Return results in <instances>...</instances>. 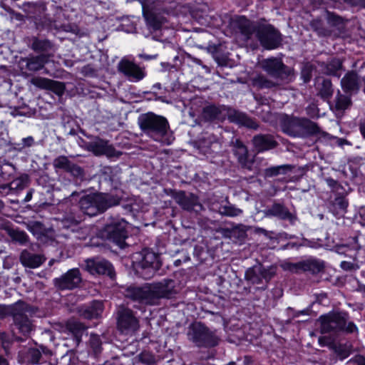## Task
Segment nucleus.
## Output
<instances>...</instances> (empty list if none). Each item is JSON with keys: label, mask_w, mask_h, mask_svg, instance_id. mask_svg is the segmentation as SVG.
<instances>
[{"label": "nucleus", "mask_w": 365, "mask_h": 365, "mask_svg": "<svg viewBox=\"0 0 365 365\" xmlns=\"http://www.w3.org/2000/svg\"><path fill=\"white\" fill-rule=\"evenodd\" d=\"M175 282L172 279L148 284L143 287H129L125 291V297L146 305H155L162 298H170L177 294Z\"/></svg>", "instance_id": "f257e3e1"}, {"label": "nucleus", "mask_w": 365, "mask_h": 365, "mask_svg": "<svg viewBox=\"0 0 365 365\" xmlns=\"http://www.w3.org/2000/svg\"><path fill=\"white\" fill-rule=\"evenodd\" d=\"M240 29L245 41H248L255 35L265 49H274L281 44V34L271 25L255 26L247 19H242L240 21Z\"/></svg>", "instance_id": "f03ea898"}, {"label": "nucleus", "mask_w": 365, "mask_h": 365, "mask_svg": "<svg viewBox=\"0 0 365 365\" xmlns=\"http://www.w3.org/2000/svg\"><path fill=\"white\" fill-rule=\"evenodd\" d=\"M140 128L153 140L169 145L172 140L167 137L169 123L167 119L153 113L142 114L138 119Z\"/></svg>", "instance_id": "7ed1b4c3"}, {"label": "nucleus", "mask_w": 365, "mask_h": 365, "mask_svg": "<svg viewBox=\"0 0 365 365\" xmlns=\"http://www.w3.org/2000/svg\"><path fill=\"white\" fill-rule=\"evenodd\" d=\"M120 201V198L116 195L96 193L81 197L79 206L84 214L95 216L112 206L118 205Z\"/></svg>", "instance_id": "20e7f679"}, {"label": "nucleus", "mask_w": 365, "mask_h": 365, "mask_svg": "<svg viewBox=\"0 0 365 365\" xmlns=\"http://www.w3.org/2000/svg\"><path fill=\"white\" fill-rule=\"evenodd\" d=\"M318 322L322 333H336L343 331L351 334L358 331L357 327L348 320V316L343 312H329L322 315Z\"/></svg>", "instance_id": "39448f33"}, {"label": "nucleus", "mask_w": 365, "mask_h": 365, "mask_svg": "<svg viewBox=\"0 0 365 365\" xmlns=\"http://www.w3.org/2000/svg\"><path fill=\"white\" fill-rule=\"evenodd\" d=\"M133 264L138 272L145 270V277L149 278L160 267L159 257L155 252L145 249L133 257Z\"/></svg>", "instance_id": "423d86ee"}, {"label": "nucleus", "mask_w": 365, "mask_h": 365, "mask_svg": "<svg viewBox=\"0 0 365 365\" xmlns=\"http://www.w3.org/2000/svg\"><path fill=\"white\" fill-rule=\"evenodd\" d=\"M187 335L189 339L198 346H214L218 342L215 334L201 323L192 324Z\"/></svg>", "instance_id": "0eeeda50"}, {"label": "nucleus", "mask_w": 365, "mask_h": 365, "mask_svg": "<svg viewBox=\"0 0 365 365\" xmlns=\"http://www.w3.org/2000/svg\"><path fill=\"white\" fill-rule=\"evenodd\" d=\"M127 222L121 218H112L104 227V235L120 248L125 245V240L128 236Z\"/></svg>", "instance_id": "6e6552de"}, {"label": "nucleus", "mask_w": 365, "mask_h": 365, "mask_svg": "<svg viewBox=\"0 0 365 365\" xmlns=\"http://www.w3.org/2000/svg\"><path fill=\"white\" fill-rule=\"evenodd\" d=\"M12 317L16 326L19 331L26 335L32 330V323L29 316L33 313L32 309L23 302H18L13 304Z\"/></svg>", "instance_id": "1a4fd4ad"}, {"label": "nucleus", "mask_w": 365, "mask_h": 365, "mask_svg": "<svg viewBox=\"0 0 365 365\" xmlns=\"http://www.w3.org/2000/svg\"><path fill=\"white\" fill-rule=\"evenodd\" d=\"M117 327L120 332L128 334L138 329L139 322L132 310L120 307L118 311Z\"/></svg>", "instance_id": "9d476101"}, {"label": "nucleus", "mask_w": 365, "mask_h": 365, "mask_svg": "<svg viewBox=\"0 0 365 365\" xmlns=\"http://www.w3.org/2000/svg\"><path fill=\"white\" fill-rule=\"evenodd\" d=\"M118 69L129 81L133 82H138L145 76V72L143 68L125 58H122L118 63Z\"/></svg>", "instance_id": "9b49d317"}, {"label": "nucleus", "mask_w": 365, "mask_h": 365, "mask_svg": "<svg viewBox=\"0 0 365 365\" xmlns=\"http://www.w3.org/2000/svg\"><path fill=\"white\" fill-rule=\"evenodd\" d=\"M173 199L183 210L195 212L203 210L198 197L192 193L179 191L173 195Z\"/></svg>", "instance_id": "f8f14e48"}, {"label": "nucleus", "mask_w": 365, "mask_h": 365, "mask_svg": "<svg viewBox=\"0 0 365 365\" xmlns=\"http://www.w3.org/2000/svg\"><path fill=\"white\" fill-rule=\"evenodd\" d=\"M81 282V275L76 268L71 269L60 277L54 279V284L59 289H73Z\"/></svg>", "instance_id": "ddd939ff"}, {"label": "nucleus", "mask_w": 365, "mask_h": 365, "mask_svg": "<svg viewBox=\"0 0 365 365\" xmlns=\"http://www.w3.org/2000/svg\"><path fill=\"white\" fill-rule=\"evenodd\" d=\"M85 262L86 269L91 274H106L110 277H113V266L107 260L99 258H92L86 259Z\"/></svg>", "instance_id": "4468645a"}, {"label": "nucleus", "mask_w": 365, "mask_h": 365, "mask_svg": "<svg viewBox=\"0 0 365 365\" xmlns=\"http://www.w3.org/2000/svg\"><path fill=\"white\" fill-rule=\"evenodd\" d=\"M274 272L269 268H265L261 264L249 268L245 272V279L252 284H260L264 279L268 282Z\"/></svg>", "instance_id": "2eb2a0df"}, {"label": "nucleus", "mask_w": 365, "mask_h": 365, "mask_svg": "<svg viewBox=\"0 0 365 365\" xmlns=\"http://www.w3.org/2000/svg\"><path fill=\"white\" fill-rule=\"evenodd\" d=\"M88 149L96 155H105L108 157H113L115 155V150L114 148L109 145L106 140L102 139H96L88 144Z\"/></svg>", "instance_id": "dca6fc26"}, {"label": "nucleus", "mask_w": 365, "mask_h": 365, "mask_svg": "<svg viewBox=\"0 0 365 365\" xmlns=\"http://www.w3.org/2000/svg\"><path fill=\"white\" fill-rule=\"evenodd\" d=\"M31 82L36 87L43 89H50L58 95L63 94L65 90V86L63 83L43 77H34L31 78Z\"/></svg>", "instance_id": "f3484780"}, {"label": "nucleus", "mask_w": 365, "mask_h": 365, "mask_svg": "<svg viewBox=\"0 0 365 365\" xmlns=\"http://www.w3.org/2000/svg\"><path fill=\"white\" fill-rule=\"evenodd\" d=\"M262 68L272 76L282 78L287 72L282 62L277 58H267L261 62Z\"/></svg>", "instance_id": "a211bd4d"}, {"label": "nucleus", "mask_w": 365, "mask_h": 365, "mask_svg": "<svg viewBox=\"0 0 365 365\" xmlns=\"http://www.w3.org/2000/svg\"><path fill=\"white\" fill-rule=\"evenodd\" d=\"M227 117L230 122L245 126L249 128L257 129V123L243 113L237 110H230Z\"/></svg>", "instance_id": "6ab92c4d"}, {"label": "nucleus", "mask_w": 365, "mask_h": 365, "mask_svg": "<svg viewBox=\"0 0 365 365\" xmlns=\"http://www.w3.org/2000/svg\"><path fill=\"white\" fill-rule=\"evenodd\" d=\"M234 146L235 155L237 157L238 162L242 168L251 170L253 161L248 159L247 148L238 140L235 141Z\"/></svg>", "instance_id": "aec40b11"}, {"label": "nucleus", "mask_w": 365, "mask_h": 365, "mask_svg": "<svg viewBox=\"0 0 365 365\" xmlns=\"http://www.w3.org/2000/svg\"><path fill=\"white\" fill-rule=\"evenodd\" d=\"M267 216H273L281 220H288L292 222L295 220V217L292 215L287 207L279 203H274L266 211Z\"/></svg>", "instance_id": "412c9836"}, {"label": "nucleus", "mask_w": 365, "mask_h": 365, "mask_svg": "<svg viewBox=\"0 0 365 365\" xmlns=\"http://www.w3.org/2000/svg\"><path fill=\"white\" fill-rule=\"evenodd\" d=\"M20 260L24 267L34 269L42 264L45 259L41 255H36L24 250L21 254Z\"/></svg>", "instance_id": "4be33fe9"}, {"label": "nucleus", "mask_w": 365, "mask_h": 365, "mask_svg": "<svg viewBox=\"0 0 365 365\" xmlns=\"http://www.w3.org/2000/svg\"><path fill=\"white\" fill-rule=\"evenodd\" d=\"M143 14L145 19L146 24L150 30L157 31L161 28L162 24L164 22V19L162 16L148 9H145L144 6L143 7Z\"/></svg>", "instance_id": "5701e85b"}, {"label": "nucleus", "mask_w": 365, "mask_h": 365, "mask_svg": "<svg viewBox=\"0 0 365 365\" xmlns=\"http://www.w3.org/2000/svg\"><path fill=\"white\" fill-rule=\"evenodd\" d=\"M300 123H302L301 125L302 126V138L311 135H319L320 137L328 139L330 138V135L322 131L315 123L307 118H304V121H302Z\"/></svg>", "instance_id": "b1692460"}, {"label": "nucleus", "mask_w": 365, "mask_h": 365, "mask_svg": "<svg viewBox=\"0 0 365 365\" xmlns=\"http://www.w3.org/2000/svg\"><path fill=\"white\" fill-rule=\"evenodd\" d=\"M341 86L345 92L357 91L359 88L358 75L354 72L347 73L341 80Z\"/></svg>", "instance_id": "393cba45"}, {"label": "nucleus", "mask_w": 365, "mask_h": 365, "mask_svg": "<svg viewBox=\"0 0 365 365\" xmlns=\"http://www.w3.org/2000/svg\"><path fill=\"white\" fill-rule=\"evenodd\" d=\"M253 144L258 152H263L274 148L277 145L273 137L268 135H259L253 138Z\"/></svg>", "instance_id": "a878e982"}, {"label": "nucleus", "mask_w": 365, "mask_h": 365, "mask_svg": "<svg viewBox=\"0 0 365 365\" xmlns=\"http://www.w3.org/2000/svg\"><path fill=\"white\" fill-rule=\"evenodd\" d=\"M225 110V108L224 106L210 105L203 108L202 115V118L207 121L223 119L225 116L223 113Z\"/></svg>", "instance_id": "bb28decb"}, {"label": "nucleus", "mask_w": 365, "mask_h": 365, "mask_svg": "<svg viewBox=\"0 0 365 365\" xmlns=\"http://www.w3.org/2000/svg\"><path fill=\"white\" fill-rule=\"evenodd\" d=\"M218 145V138L214 134L204 133L198 140L199 148L205 153H207L216 148Z\"/></svg>", "instance_id": "cd10ccee"}, {"label": "nucleus", "mask_w": 365, "mask_h": 365, "mask_svg": "<svg viewBox=\"0 0 365 365\" xmlns=\"http://www.w3.org/2000/svg\"><path fill=\"white\" fill-rule=\"evenodd\" d=\"M103 306L101 302L95 301L90 306L82 307L80 310L81 314L86 319L98 317L103 312Z\"/></svg>", "instance_id": "c85d7f7f"}, {"label": "nucleus", "mask_w": 365, "mask_h": 365, "mask_svg": "<svg viewBox=\"0 0 365 365\" xmlns=\"http://www.w3.org/2000/svg\"><path fill=\"white\" fill-rule=\"evenodd\" d=\"M304 118H292L287 125L284 126V131L293 137H302V126L300 123Z\"/></svg>", "instance_id": "c756f323"}, {"label": "nucleus", "mask_w": 365, "mask_h": 365, "mask_svg": "<svg viewBox=\"0 0 365 365\" xmlns=\"http://www.w3.org/2000/svg\"><path fill=\"white\" fill-rule=\"evenodd\" d=\"M49 56L41 54L37 56L27 58L24 61L26 62L27 68L31 71H36L41 69L48 62Z\"/></svg>", "instance_id": "7c9ffc66"}, {"label": "nucleus", "mask_w": 365, "mask_h": 365, "mask_svg": "<svg viewBox=\"0 0 365 365\" xmlns=\"http://www.w3.org/2000/svg\"><path fill=\"white\" fill-rule=\"evenodd\" d=\"M210 210L219 212L220 215L229 217H236L242 213V210L231 205H224L218 206L213 203L210 205Z\"/></svg>", "instance_id": "2f4dec72"}, {"label": "nucleus", "mask_w": 365, "mask_h": 365, "mask_svg": "<svg viewBox=\"0 0 365 365\" xmlns=\"http://www.w3.org/2000/svg\"><path fill=\"white\" fill-rule=\"evenodd\" d=\"M324 268V264L322 262L316 260V259H310L307 261H302V270L303 271H310L312 272H318L321 271Z\"/></svg>", "instance_id": "473e14b6"}, {"label": "nucleus", "mask_w": 365, "mask_h": 365, "mask_svg": "<svg viewBox=\"0 0 365 365\" xmlns=\"http://www.w3.org/2000/svg\"><path fill=\"white\" fill-rule=\"evenodd\" d=\"M88 344L94 355L96 356L101 352L102 342L98 335L91 334L88 341Z\"/></svg>", "instance_id": "72a5a7b5"}, {"label": "nucleus", "mask_w": 365, "mask_h": 365, "mask_svg": "<svg viewBox=\"0 0 365 365\" xmlns=\"http://www.w3.org/2000/svg\"><path fill=\"white\" fill-rule=\"evenodd\" d=\"M52 48V43L46 39H34L32 48L36 51H46Z\"/></svg>", "instance_id": "f704fd0d"}, {"label": "nucleus", "mask_w": 365, "mask_h": 365, "mask_svg": "<svg viewBox=\"0 0 365 365\" xmlns=\"http://www.w3.org/2000/svg\"><path fill=\"white\" fill-rule=\"evenodd\" d=\"M66 327L76 336L86 329L85 326L82 323L74 319L68 321Z\"/></svg>", "instance_id": "c9c22d12"}, {"label": "nucleus", "mask_w": 365, "mask_h": 365, "mask_svg": "<svg viewBox=\"0 0 365 365\" xmlns=\"http://www.w3.org/2000/svg\"><path fill=\"white\" fill-rule=\"evenodd\" d=\"M71 163H72L67 158V157L61 155L54 159L53 165L55 168L62 169L67 171Z\"/></svg>", "instance_id": "e433bc0d"}, {"label": "nucleus", "mask_w": 365, "mask_h": 365, "mask_svg": "<svg viewBox=\"0 0 365 365\" xmlns=\"http://www.w3.org/2000/svg\"><path fill=\"white\" fill-rule=\"evenodd\" d=\"M289 169H290V167L287 165L271 167L266 169L265 175L267 177H273L280 173H285Z\"/></svg>", "instance_id": "4c0bfd02"}, {"label": "nucleus", "mask_w": 365, "mask_h": 365, "mask_svg": "<svg viewBox=\"0 0 365 365\" xmlns=\"http://www.w3.org/2000/svg\"><path fill=\"white\" fill-rule=\"evenodd\" d=\"M341 68V61L339 58H333L327 64V73L329 75H336V72Z\"/></svg>", "instance_id": "58836bf2"}, {"label": "nucleus", "mask_w": 365, "mask_h": 365, "mask_svg": "<svg viewBox=\"0 0 365 365\" xmlns=\"http://www.w3.org/2000/svg\"><path fill=\"white\" fill-rule=\"evenodd\" d=\"M351 104L349 97L339 94L336 98V108L337 110H345Z\"/></svg>", "instance_id": "ea45409f"}, {"label": "nucleus", "mask_w": 365, "mask_h": 365, "mask_svg": "<svg viewBox=\"0 0 365 365\" xmlns=\"http://www.w3.org/2000/svg\"><path fill=\"white\" fill-rule=\"evenodd\" d=\"M280 267L286 271L290 272H298L299 270H302V262H299L297 263H292L289 261H283L280 264Z\"/></svg>", "instance_id": "a19ab883"}, {"label": "nucleus", "mask_w": 365, "mask_h": 365, "mask_svg": "<svg viewBox=\"0 0 365 365\" xmlns=\"http://www.w3.org/2000/svg\"><path fill=\"white\" fill-rule=\"evenodd\" d=\"M27 354V361L31 364L38 363L41 357V352L38 349H30Z\"/></svg>", "instance_id": "79ce46f5"}, {"label": "nucleus", "mask_w": 365, "mask_h": 365, "mask_svg": "<svg viewBox=\"0 0 365 365\" xmlns=\"http://www.w3.org/2000/svg\"><path fill=\"white\" fill-rule=\"evenodd\" d=\"M27 182V177L26 176H21L14 179L10 183V187L13 190H22L25 187L26 184Z\"/></svg>", "instance_id": "37998d69"}, {"label": "nucleus", "mask_w": 365, "mask_h": 365, "mask_svg": "<svg viewBox=\"0 0 365 365\" xmlns=\"http://www.w3.org/2000/svg\"><path fill=\"white\" fill-rule=\"evenodd\" d=\"M11 236L14 240L19 242L21 244H24L28 241V235L23 231L13 230L11 232Z\"/></svg>", "instance_id": "c03bdc74"}, {"label": "nucleus", "mask_w": 365, "mask_h": 365, "mask_svg": "<svg viewBox=\"0 0 365 365\" xmlns=\"http://www.w3.org/2000/svg\"><path fill=\"white\" fill-rule=\"evenodd\" d=\"M320 93L324 98H329L332 95L333 90L331 88V83L330 81L324 80L323 81Z\"/></svg>", "instance_id": "a18cd8bd"}, {"label": "nucleus", "mask_w": 365, "mask_h": 365, "mask_svg": "<svg viewBox=\"0 0 365 365\" xmlns=\"http://www.w3.org/2000/svg\"><path fill=\"white\" fill-rule=\"evenodd\" d=\"M254 83L255 85L259 87L269 88L274 86V83H272L271 81L267 80L265 78L261 76H257L254 80Z\"/></svg>", "instance_id": "49530a36"}, {"label": "nucleus", "mask_w": 365, "mask_h": 365, "mask_svg": "<svg viewBox=\"0 0 365 365\" xmlns=\"http://www.w3.org/2000/svg\"><path fill=\"white\" fill-rule=\"evenodd\" d=\"M13 304L10 306H6L0 304V319L4 318L6 316L13 314Z\"/></svg>", "instance_id": "de8ad7c7"}, {"label": "nucleus", "mask_w": 365, "mask_h": 365, "mask_svg": "<svg viewBox=\"0 0 365 365\" xmlns=\"http://www.w3.org/2000/svg\"><path fill=\"white\" fill-rule=\"evenodd\" d=\"M67 172L71 173L73 175L76 177L82 176L83 173L81 168L73 163H71Z\"/></svg>", "instance_id": "09e8293b"}, {"label": "nucleus", "mask_w": 365, "mask_h": 365, "mask_svg": "<svg viewBox=\"0 0 365 365\" xmlns=\"http://www.w3.org/2000/svg\"><path fill=\"white\" fill-rule=\"evenodd\" d=\"M334 205L339 207L341 211H344L347 207V202L343 198H337L335 200Z\"/></svg>", "instance_id": "8fccbe9b"}, {"label": "nucleus", "mask_w": 365, "mask_h": 365, "mask_svg": "<svg viewBox=\"0 0 365 365\" xmlns=\"http://www.w3.org/2000/svg\"><path fill=\"white\" fill-rule=\"evenodd\" d=\"M340 267L341 269L346 271L353 270L355 269V265L352 262H341Z\"/></svg>", "instance_id": "3c124183"}, {"label": "nucleus", "mask_w": 365, "mask_h": 365, "mask_svg": "<svg viewBox=\"0 0 365 365\" xmlns=\"http://www.w3.org/2000/svg\"><path fill=\"white\" fill-rule=\"evenodd\" d=\"M34 138L31 136H29L22 139L24 146L30 147L34 143Z\"/></svg>", "instance_id": "603ef678"}, {"label": "nucleus", "mask_w": 365, "mask_h": 365, "mask_svg": "<svg viewBox=\"0 0 365 365\" xmlns=\"http://www.w3.org/2000/svg\"><path fill=\"white\" fill-rule=\"evenodd\" d=\"M353 363L354 365H365V358L361 356H358Z\"/></svg>", "instance_id": "864d4df0"}, {"label": "nucleus", "mask_w": 365, "mask_h": 365, "mask_svg": "<svg viewBox=\"0 0 365 365\" xmlns=\"http://www.w3.org/2000/svg\"><path fill=\"white\" fill-rule=\"evenodd\" d=\"M319 343L322 346H324L327 345L329 342V339H327L326 337H319Z\"/></svg>", "instance_id": "5fc2aeb1"}, {"label": "nucleus", "mask_w": 365, "mask_h": 365, "mask_svg": "<svg viewBox=\"0 0 365 365\" xmlns=\"http://www.w3.org/2000/svg\"><path fill=\"white\" fill-rule=\"evenodd\" d=\"M360 131L363 137L365 138V118L361 121L360 124Z\"/></svg>", "instance_id": "6e6d98bb"}, {"label": "nucleus", "mask_w": 365, "mask_h": 365, "mask_svg": "<svg viewBox=\"0 0 365 365\" xmlns=\"http://www.w3.org/2000/svg\"><path fill=\"white\" fill-rule=\"evenodd\" d=\"M267 112V115L266 116H262V118H263V120L264 121H268V122H270L272 121V114L269 113V111L267 110H266Z\"/></svg>", "instance_id": "4d7b16f0"}, {"label": "nucleus", "mask_w": 365, "mask_h": 365, "mask_svg": "<svg viewBox=\"0 0 365 365\" xmlns=\"http://www.w3.org/2000/svg\"><path fill=\"white\" fill-rule=\"evenodd\" d=\"M69 220H71L72 224H75V225L79 223L82 220L81 217H79V216H78L77 217H73Z\"/></svg>", "instance_id": "13d9d810"}, {"label": "nucleus", "mask_w": 365, "mask_h": 365, "mask_svg": "<svg viewBox=\"0 0 365 365\" xmlns=\"http://www.w3.org/2000/svg\"><path fill=\"white\" fill-rule=\"evenodd\" d=\"M307 113L309 115H314L315 114V108H314V106H312L308 107L307 108Z\"/></svg>", "instance_id": "bf43d9fd"}, {"label": "nucleus", "mask_w": 365, "mask_h": 365, "mask_svg": "<svg viewBox=\"0 0 365 365\" xmlns=\"http://www.w3.org/2000/svg\"><path fill=\"white\" fill-rule=\"evenodd\" d=\"M358 291L361 293V294L365 297V285L359 284L358 287Z\"/></svg>", "instance_id": "052dcab7"}, {"label": "nucleus", "mask_w": 365, "mask_h": 365, "mask_svg": "<svg viewBox=\"0 0 365 365\" xmlns=\"http://www.w3.org/2000/svg\"><path fill=\"white\" fill-rule=\"evenodd\" d=\"M31 198H32V192L29 191L27 192V194L24 198V202H29L31 200Z\"/></svg>", "instance_id": "680f3d73"}, {"label": "nucleus", "mask_w": 365, "mask_h": 365, "mask_svg": "<svg viewBox=\"0 0 365 365\" xmlns=\"http://www.w3.org/2000/svg\"><path fill=\"white\" fill-rule=\"evenodd\" d=\"M0 365H9L7 360L2 356H0Z\"/></svg>", "instance_id": "e2e57ef3"}, {"label": "nucleus", "mask_w": 365, "mask_h": 365, "mask_svg": "<svg viewBox=\"0 0 365 365\" xmlns=\"http://www.w3.org/2000/svg\"><path fill=\"white\" fill-rule=\"evenodd\" d=\"M143 361H145L146 363H148V364H151L153 362V359L152 356H150V359H148V360H145L144 359H142Z\"/></svg>", "instance_id": "0e129e2a"}, {"label": "nucleus", "mask_w": 365, "mask_h": 365, "mask_svg": "<svg viewBox=\"0 0 365 365\" xmlns=\"http://www.w3.org/2000/svg\"><path fill=\"white\" fill-rule=\"evenodd\" d=\"M359 1L362 6L365 7V0H359Z\"/></svg>", "instance_id": "69168bd1"}, {"label": "nucleus", "mask_w": 365, "mask_h": 365, "mask_svg": "<svg viewBox=\"0 0 365 365\" xmlns=\"http://www.w3.org/2000/svg\"><path fill=\"white\" fill-rule=\"evenodd\" d=\"M350 352L349 351H346L343 355H342V358H346L349 355Z\"/></svg>", "instance_id": "338daca9"}, {"label": "nucleus", "mask_w": 365, "mask_h": 365, "mask_svg": "<svg viewBox=\"0 0 365 365\" xmlns=\"http://www.w3.org/2000/svg\"><path fill=\"white\" fill-rule=\"evenodd\" d=\"M4 207V203L0 200V210Z\"/></svg>", "instance_id": "774afa93"}]
</instances>
